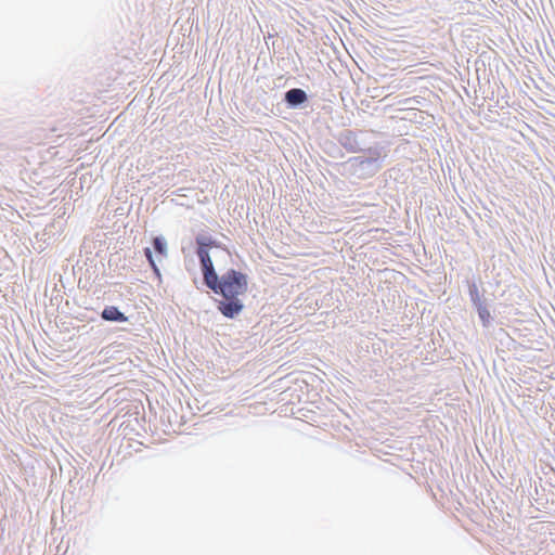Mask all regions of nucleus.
Masks as SVG:
<instances>
[{
	"label": "nucleus",
	"instance_id": "obj_1",
	"mask_svg": "<svg viewBox=\"0 0 555 555\" xmlns=\"http://www.w3.org/2000/svg\"><path fill=\"white\" fill-rule=\"evenodd\" d=\"M204 285L221 297L242 296L248 291V275L231 268L221 275L216 272Z\"/></svg>",
	"mask_w": 555,
	"mask_h": 555
},
{
	"label": "nucleus",
	"instance_id": "obj_2",
	"mask_svg": "<svg viewBox=\"0 0 555 555\" xmlns=\"http://www.w3.org/2000/svg\"><path fill=\"white\" fill-rule=\"evenodd\" d=\"M366 156L350 157L347 163L348 172L358 179H369L375 176L383 167L382 147L375 145L364 152Z\"/></svg>",
	"mask_w": 555,
	"mask_h": 555
},
{
	"label": "nucleus",
	"instance_id": "obj_3",
	"mask_svg": "<svg viewBox=\"0 0 555 555\" xmlns=\"http://www.w3.org/2000/svg\"><path fill=\"white\" fill-rule=\"evenodd\" d=\"M212 248H221L229 254L228 248L210 234L198 233L195 236V254L198 258L199 269L203 275V284H206V282L217 272L210 255V250Z\"/></svg>",
	"mask_w": 555,
	"mask_h": 555
},
{
	"label": "nucleus",
	"instance_id": "obj_4",
	"mask_svg": "<svg viewBox=\"0 0 555 555\" xmlns=\"http://www.w3.org/2000/svg\"><path fill=\"white\" fill-rule=\"evenodd\" d=\"M468 296L473 308L478 314L482 327L489 328L494 320L490 312V302L485 297L483 293L479 292L475 281L468 282Z\"/></svg>",
	"mask_w": 555,
	"mask_h": 555
},
{
	"label": "nucleus",
	"instance_id": "obj_5",
	"mask_svg": "<svg viewBox=\"0 0 555 555\" xmlns=\"http://www.w3.org/2000/svg\"><path fill=\"white\" fill-rule=\"evenodd\" d=\"M364 133L365 131L356 132L350 129H344L335 135V139L348 153H363L370 147L366 146L364 140L361 139V135Z\"/></svg>",
	"mask_w": 555,
	"mask_h": 555
},
{
	"label": "nucleus",
	"instance_id": "obj_6",
	"mask_svg": "<svg viewBox=\"0 0 555 555\" xmlns=\"http://www.w3.org/2000/svg\"><path fill=\"white\" fill-rule=\"evenodd\" d=\"M217 310L227 319H235L241 314L244 309V302L240 299V296L222 297L216 299Z\"/></svg>",
	"mask_w": 555,
	"mask_h": 555
},
{
	"label": "nucleus",
	"instance_id": "obj_7",
	"mask_svg": "<svg viewBox=\"0 0 555 555\" xmlns=\"http://www.w3.org/2000/svg\"><path fill=\"white\" fill-rule=\"evenodd\" d=\"M282 102L288 109H302L309 103L308 93L301 88H292L287 90Z\"/></svg>",
	"mask_w": 555,
	"mask_h": 555
},
{
	"label": "nucleus",
	"instance_id": "obj_8",
	"mask_svg": "<svg viewBox=\"0 0 555 555\" xmlns=\"http://www.w3.org/2000/svg\"><path fill=\"white\" fill-rule=\"evenodd\" d=\"M102 320L112 323H124L128 317L117 306H105L100 313Z\"/></svg>",
	"mask_w": 555,
	"mask_h": 555
},
{
	"label": "nucleus",
	"instance_id": "obj_9",
	"mask_svg": "<svg viewBox=\"0 0 555 555\" xmlns=\"http://www.w3.org/2000/svg\"><path fill=\"white\" fill-rule=\"evenodd\" d=\"M153 249L157 255L166 258L168 255L167 241L163 235L154 236L152 240Z\"/></svg>",
	"mask_w": 555,
	"mask_h": 555
},
{
	"label": "nucleus",
	"instance_id": "obj_10",
	"mask_svg": "<svg viewBox=\"0 0 555 555\" xmlns=\"http://www.w3.org/2000/svg\"><path fill=\"white\" fill-rule=\"evenodd\" d=\"M143 255L146 258V260H147V262H149V264H150L154 275L160 281L162 280L160 269L156 264V261H155L152 248L151 247H144L143 248Z\"/></svg>",
	"mask_w": 555,
	"mask_h": 555
},
{
	"label": "nucleus",
	"instance_id": "obj_11",
	"mask_svg": "<svg viewBox=\"0 0 555 555\" xmlns=\"http://www.w3.org/2000/svg\"><path fill=\"white\" fill-rule=\"evenodd\" d=\"M275 34L268 33V36L266 37V43L268 44V39L274 38Z\"/></svg>",
	"mask_w": 555,
	"mask_h": 555
},
{
	"label": "nucleus",
	"instance_id": "obj_12",
	"mask_svg": "<svg viewBox=\"0 0 555 555\" xmlns=\"http://www.w3.org/2000/svg\"><path fill=\"white\" fill-rule=\"evenodd\" d=\"M332 147H333L334 150H337V151H338L337 146H336L335 144H333V143H332Z\"/></svg>",
	"mask_w": 555,
	"mask_h": 555
}]
</instances>
